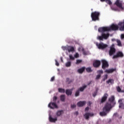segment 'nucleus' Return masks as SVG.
<instances>
[{
    "instance_id": "47",
    "label": "nucleus",
    "mask_w": 124,
    "mask_h": 124,
    "mask_svg": "<svg viewBox=\"0 0 124 124\" xmlns=\"http://www.w3.org/2000/svg\"><path fill=\"white\" fill-rule=\"evenodd\" d=\"M96 93H97V92H95L93 93V96L94 97H95V95H96Z\"/></svg>"
},
{
    "instance_id": "41",
    "label": "nucleus",
    "mask_w": 124,
    "mask_h": 124,
    "mask_svg": "<svg viewBox=\"0 0 124 124\" xmlns=\"http://www.w3.org/2000/svg\"><path fill=\"white\" fill-rule=\"evenodd\" d=\"M76 108V105L73 104L71 105V108H72V109H73V108Z\"/></svg>"
},
{
    "instance_id": "22",
    "label": "nucleus",
    "mask_w": 124,
    "mask_h": 124,
    "mask_svg": "<svg viewBox=\"0 0 124 124\" xmlns=\"http://www.w3.org/2000/svg\"><path fill=\"white\" fill-rule=\"evenodd\" d=\"M62 114H63V110H58L56 112V115L58 117H60V116H62Z\"/></svg>"
},
{
    "instance_id": "19",
    "label": "nucleus",
    "mask_w": 124,
    "mask_h": 124,
    "mask_svg": "<svg viewBox=\"0 0 124 124\" xmlns=\"http://www.w3.org/2000/svg\"><path fill=\"white\" fill-rule=\"evenodd\" d=\"M74 47L71 46H68L67 51H68L69 53H70V52H74Z\"/></svg>"
},
{
    "instance_id": "13",
    "label": "nucleus",
    "mask_w": 124,
    "mask_h": 124,
    "mask_svg": "<svg viewBox=\"0 0 124 124\" xmlns=\"http://www.w3.org/2000/svg\"><path fill=\"white\" fill-rule=\"evenodd\" d=\"M107 98H108V94L106 93L101 98V103H104V102H105L107 100Z\"/></svg>"
},
{
    "instance_id": "37",
    "label": "nucleus",
    "mask_w": 124,
    "mask_h": 124,
    "mask_svg": "<svg viewBox=\"0 0 124 124\" xmlns=\"http://www.w3.org/2000/svg\"><path fill=\"white\" fill-rule=\"evenodd\" d=\"M101 78V75H98L96 76L95 79L99 80V79H100Z\"/></svg>"
},
{
    "instance_id": "25",
    "label": "nucleus",
    "mask_w": 124,
    "mask_h": 124,
    "mask_svg": "<svg viewBox=\"0 0 124 124\" xmlns=\"http://www.w3.org/2000/svg\"><path fill=\"white\" fill-rule=\"evenodd\" d=\"M86 88H87V85H84L83 87L79 88L78 91L79 92H83L84 90H85Z\"/></svg>"
},
{
    "instance_id": "9",
    "label": "nucleus",
    "mask_w": 124,
    "mask_h": 124,
    "mask_svg": "<svg viewBox=\"0 0 124 124\" xmlns=\"http://www.w3.org/2000/svg\"><path fill=\"white\" fill-rule=\"evenodd\" d=\"M48 106L49 108H50V109H55V108L58 109V105H57L56 103L54 102L49 103Z\"/></svg>"
},
{
    "instance_id": "15",
    "label": "nucleus",
    "mask_w": 124,
    "mask_h": 124,
    "mask_svg": "<svg viewBox=\"0 0 124 124\" xmlns=\"http://www.w3.org/2000/svg\"><path fill=\"white\" fill-rule=\"evenodd\" d=\"M119 27H120L119 28L120 31H124V19L123 22H120L118 23Z\"/></svg>"
},
{
    "instance_id": "26",
    "label": "nucleus",
    "mask_w": 124,
    "mask_h": 124,
    "mask_svg": "<svg viewBox=\"0 0 124 124\" xmlns=\"http://www.w3.org/2000/svg\"><path fill=\"white\" fill-rule=\"evenodd\" d=\"M73 81H74V79H69V78H67L66 82L67 83H68V84H71V83H72V82H73Z\"/></svg>"
},
{
    "instance_id": "49",
    "label": "nucleus",
    "mask_w": 124,
    "mask_h": 124,
    "mask_svg": "<svg viewBox=\"0 0 124 124\" xmlns=\"http://www.w3.org/2000/svg\"><path fill=\"white\" fill-rule=\"evenodd\" d=\"M84 55H87V52L86 51L83 52Z\"/></svg>"
},
{
    "instance_id": "31",
    "label": "nucleus",
    "mask_w": 124,
    "mask_h": 124,
    "mask_svg": "<svg viewBox=\"0 0 124 124\" xmlns=\"http://www.w3.org/2000/svg\"><path fill=\"white\" fill-rule=\"evenodd\" d=\"M117 90L118 93H124V91H122V89L120 87V86H118L117 87Z\"/></svg>"
},
{
    "instance_id": "29",
    "label": "nucleus",
    "mask_w": 124,
    "mask_h": 124,
    "mask_svg": "<svg viewBox=\"0 0 124 124\" xmlns=\"http://www.w3.org/2000/svg\"><path fill=\"white\" fill-rule=\"evenodd\" d=\"M116 42L117 43L118 46H119V47H122V42H121V40H117Z\"/></svg>"
},
{
    "instance_id": "53",
    "label": "nucleus",
    "mask_w": 124,
    "mask_h": 124,
    "mask_svg": "<svg viewBox=\"0 0 124 124\" xmlns=\"http://www.w3.org/2000/svg\"><path fill=\"white\" fill-rule=\"evenodd\" d=\"M112 41H116V40L115 39H112Z\"/></svg>"
},
{
    "instance_id": "7",
    "label": "nucleus",
    "mask_w": 124,
    "mask_h": 124,
    "mask_svg": "<svg viewBox=\"0 0 124 124\" xmlns=\"http://www.w3.org/2000/svg\"><path fill=\"white\" fill-rule=\"evenodd\" d=\"M94 114L90 112H86L84 115L83 117L85 118V120L89 121L90 120V117H93Z\"/></svg>"
},
{
    "instance_id": "45",
    "label": "nucleus",
    "mask_w": 124,
    "mask_h": 124,
    "mask_svg": "<svg viewBox=\"0 0 124 124\" xmlns=\"http://www.w3.org/2000/svg\"><path fill=\"white\" fill-rule=\"evenodd\" d=\"M89 109H90V108H89L88 107H86L85 109V112L86 111H89Z\"/></svg>"
},
{
    "instance_id": "54",
    "label": "nucleus",
    "mask_w": 124,
    "mask_h": 124,
    "mask_svg": "<svg viewBox=\"0 0 124 124\" xmlns=\"http://www.w3.org/2000/svg\"><path fill=\"white\" fill-rule=\"evenodd\" d=\"M89 104H91V102H89Z\"/></svg>"
},
{
    "instance_id": "44",
    "label": "nucleus",
    "mask_w": 124,
    "mask_h": 124,
    "mask_svg": "<svg viewBox=\"0 0 124 124\" xmlns=\"http://www.w3.org/2000/svg\"><path fill=\"white\" fill-rule=\"evenodd\" d=\"M55 80V77H53L51 78L50 81L51 82H53V81H54Z\"/></svg>"
},
{
    "instance_id": "48",
    "label": "nucleus",
    "mask_w": 124,
    "mask_h": 124,
    "mask_svg": "<svg viewBox=\"0 0 124 124\" xmlns=\"http://www.w3.org/2000/svg\"><path fill=\"white\" fill-rule=\"evenodd\" d=\"M75 114V115H76V116H78L79 113L78 112V111H76Z\"/></svg>"
},
{
    "instance_id": "8",
    "label": "nucleus",
    "mask_w": 124,
    "mask_h": 124,
    "mask_svg": "<svg viewBox=\"0 0 124 124\" xmlns=\"http://www.w3.org/2000/svg\"><path fill=\"white\" fill-rule=\"evenodd\" d=\"M118 58H124V53L122 51H118L116 53V54L114 55L112 59H118Z\"/></svg>"
},
{
    "instance_id": "43",
    "label": "nucleus",
    "mask_w": 124,
    "mask_h": 124,
    "mask_svg": "<svg viewBox=\"0 0 124 124\" xmlns=\"http://www.w3.org/2000/svg\"><path fill=\"white\" fill-rule=\"evenodd\" d=\"M75 58H79V54L76 53L74 55Z\"/></svg>"
},
{
    "instance_id": "6",
    "label": "nucleus",
    "mask_w": 124,
    "mask_h": 124,
    "mask_svg": "<svg viewBox=\"0 0 124 124\" xmlns=\"http://www.w3.org/2000/svg\"><path fill=\"white\" fill-rule=\"evenodd\" d=\"M96 45L98 49H101V50L105 49V48H107V47L108 46L107 44H105L103 43H100L99 44L96 43Z\"/></svg>"
},
{
    "instance_id": "1",
    "label": "nucleus",
    "mask_w": 124,
    "mask_h": 124,
    "mask_svg": "<svg viewBox=\"0 0 124 124\" xmlns=\"http://www.w3.org/2000/svg\"><path fill=\"white\" fill-rule=\"evenodd\" d=\"M109 102L106 103L104 107L103 108V111L99 112V115L101 117H105L107 116V114L109 113L111 109L116 105L115 101V96H111L108 99Z\"/></svg>"
},
{
    "instance_id": "16",
    "label": "nucleus",
    "mask_w": 124,
    "mask_h": 124,
    "mask_svg": "<svg viewBox=\"0 0 124 124\" xmlns=\"http://www.w3.org/2000/svg\"><path fill=\"white\" fill-rule=\"evenodd\" d=\"M74 89V88L71 89H66L65 91L66 94H67L68 96L71 95V94H72V92L73 91Z\"/></svg>"
},
{
    "instance_id": "28",
    "label": "nucleus",
    "mask_w": 124,
    "mask_h": 124,
    "mask_svg": "<svg viewBox=\"0 0 124 124\" xmlns=\"http://www.w3.org/2000/svg\"><path fill=\"white\" fill-rule=\"evenodd\" d=\"M65 66L66 67H70V66H71V62L70 61H68L66 63H65Z\"/></svg>"
},
{
    "instance_id": "39",
    "label": "nucleus",
    "mask_w": 124,
    "mask_h": 124,
    "mask_svg": "<svg viewBox=\"0 0 124 124\" xmlns=\"http://www.w3.org/2000/svg\"><path fill=\"white\" fill-rule=\"evenodd\" d=\"M57 99H58V97L57 96H54L53 98V101L54 102H56V101H57Z\"/></svg>"
},
{
    "instance_id": "36",
    "label": "nucleus",
    "mask_w": 124,
    "mask_h": 124,
    "mask_svg": "<svg viewBox=\"0 0 124 124\" xmlns=\"http://www.w3.org/2000/svg\"><path fill=\"white\" fill-rule=\"evenodd\" d=\"M69 58L70 60H71L72 61H74V60H75V58H74V57H73V56H72V55H69Z\"/></svg>"
},
{
    "instance_id": "3",
    "label": "nucleus",
    "mask_w": 124,
    "mask_h": 124,
    "mask_svg": "<svg viewBox=\"0 0 124 124\" xmlns=\"http://www.w3.org/2000/svg\"><path fill=\"white\" fill-rule=\"evenodd\" d=\"M91 18L92 21L95 22L96 21H99V16H100V13L99 12L95 11L91 13Z\"/></svg>"
},
{
    "instance_id": "2",
    "label": "nucleus",
    "mask_w": 124,
    "mask_h": 124,
    "mask_svg": "<svg viewBox=\"0 0 124 124\" xmlns=\"http://www.w3.org/2000/svg\"><path fill=\"white\" fill-rule=\"evenodd\" d=\"M119 30V26L116 24H112L109 27H104L99 28L98 30L99 32H105V31H118Z\"/></svg>"
},
{
    "instance_id": "42",
    "label": "nucleus",
    "mask_w": 124,
    "mask_h": 124,
    "mask_svg": "<svg viewBox=\"0 0 124 124\" xmlns=\"http://www.w3.org/2000/svg\"><path fill=\"white\" fill-rule=\"evenodd\" d=\"M55 64L57 66H59V65H60V63H59V62H58V61H57V60H55Z\"/></svg>"
},
{
    "instance_id": "35",
    "label": "nucleus",
    "mask_w": 124,
    "mask_h": 124,
    "mask_svg": "<svg viewBox=\"0 0 124 124\" xmlns=\"http://www.w3.org/2000/svg\"><path fill=\"white\" fill-rule=\"evenodd\" d=\"M105 1L107 3L109 4V5H111V4H112V2H111V0H106Z\"/></svg>"
},
{
    "instance_id": "34",
    "label": "nucleus",
    "mask_w": 124,
    "mask_h": 124,
    "mask_svg": "<svg viewBox=\"0 0 124 124\" xmlns=\"http://www.w3.org/2000/svg\"><path fill=\"white\" fill-rule=\"evenodd\" d=\"M82 62L81 60H77V62H76V64H79V63H81Z\"/></svg>"
},
{
    "instance_id": "50",
    "label": "nucleus",
    "mask_w": 124,
    "mask_h": 124,
    "mask_svg": "<svg viewBox=\"0 0 124 124\" xmlns=\"http://www.w3.org/2000/svg\"><path fill=\"white\" fill-rule=\"evenodd\" d=\"M61 62H62L63 61L62 60V57L61 58Z\"/></svg>"
},
{
    "instance_id": "32",
    "label": "nucleus",
    "mask_w": 124,
    "mask_h": 124,
    "mask_svg": "<svg viewBox=\"0 0 124 124\" xmlns=\"http://www.w3.org/2000/svg\"><path fill=\"white\" fill-rule=\"evenodd\" d=\"M97 73L98 75H101V74H103V70H98L97 71Z\"/></svg>"
},
{
    "instance_id": "46",
    "label": "nucleus",
    "mask_w": 124,
    "mask_h": 124,
    "mask_svg": "<svg viewBox=\"0 0 124 124\" xmlns=\"http://www.w3.org/2000/svg\"><path fill=\"white\" fill-rule=\"evenodd\" d=\"M124 34H121V39H124Z\"/></svg>"
},
{
    "instance_id": "11",
    "label": "nucleus",
    "mask_w": 124,
    "mask_h": 124,
    "mask_svg": "<svg viewBox=\"0 0 124 124\" xmlns=\"http://www.w3.org/2000/svg\"><path fill=\"white\" fill-rule=\"evenodd\" d=\"M100 64H101V62L99 60H96L93 62V67H95L97 68V67H99L100 66Z\"/></svg>"
},
{
    "instance_id": "33",
    "label": "nucleus",
    "mask_w": 124,
    "mask_h": 124,
    "mask_svg": "<svg viewBox=\"0 0 124 124\" xmlns=\"http://www.w3.org/2000/svg\"><path fill=\"white\" fill-rule=\"evenodd\" d=\"M79 95H80V92H79V90H78L75 93V96H79Z\"/></svg>"
},
{
    "instance_id": "20",
    "label": "nucleus",
    "mask_w": 124,
    "mask_h": 124,
    "mask_svg": "<svg viewBox=\"0 0 124 124\" xmlns=\"http://www.w3.org/2000/svg\"><path fill=\"white\" fill-rule=\"evenodd\" d=\"M123 101V100L120 99L118 101V102L119 103V108H122V109H124V104L122 103Z\"/></svg>"
},
{
    "instance_id": "23",
    "label": "nucleus",
    "mask_w": 124,
    "mask_h": 124,
    "mask_svg": "<svg viewBox=\"0 0 124 124\" xmlns=\"http://www.w3.org/2000/svg\"><path fill=\"white\" fill-rule=\"evenodd\" d=\"M60 99L61 101H62V102L64 101L65 100V95H63V94L61 95L60 96Z\"/></svg>"
},
{
    "instance_id": "24",
    "label": "nucleus",
    "mask_w": 124,
    "mask_h": 124,
    "mask_svg": "<svg viewBox=\"0 0 124 124\" xmlns=\"http://www.w3.org/2000/svg\"><path fill=\"white\" fill-rule=\"evenodd\" d=\"M107 84H114V79H109L108 81H107Z\"/></svg>"
},
{
    "instance_id": "27",
    "label": "nucleus",
    "mask_w": 124,
    "mask_h": 124,
    "mask_svg": "<svg viewBox=\"0 0 124 124\" xmlns=\"http://www.w3.org/2000/svg\"><path fill=\"white\" fill-rule=\"evenodd\" d=\"M58 92H59V93H65V90H64V89L59 88Z\"/></svg>"
},
{
    "instance_id": "5",
    "label": "nucleus",
    "mask_w": 124,
    "mask_h": 124,
    "mask_svg": "<svg viewBox=\"0 0 124 124\" xmlns=\"http://www.w3.org/2000/svg\"><path fill=\"white\" fill-rule=\"evenodd\" d=\"M109 33L105 34L102 33L101 36H98V39H99V40L103 41V39H107L108 37H109Z\"/></svg>"
},
{
    "instance_id": "30",
    "label": "nucleus",
    "mask_w": 124,
    "mask_h": 124,
    "mask_svg": "<svg viewBox=\"0 0 124 124\" xmlns=\"http://www.w3.org/2000/svg\"><path fill=\"white\" fill-rule=\"evenodd\" d=\"M86 70L87 72H88L89 73L91 72H93V70H92V68L91 67H88L86 68Z\"/></svg>"
},
{
    "instance_id": "52",
    "label": "nucleus",
    "mask_w": 124,
    "mask_h": 124,
    "mask_svg": "<svg viewBox=\"0 0 124 124\" xmlns=\"http://www.w3.org/2000/svg\"><path fill=\"white\" fill-rule=\"evenodd\" d=\"M106 0H100L101 1L103 2V1H106Z\"/></svg>"
},
{
    "instance_id": "4",
    "label": "nucleus",
    "mask_w": 124,
    "mask_h": 124,
    "mask_svg": "<svg viewBox=\"0 0 124 124\" xmlns=\"http://www.w3.org/2000/svg\"><path fill=\"white\" fill-rule=\"evenodd\" d=\"M102 62V69H104V70H105L106 68H108V67H109V64L108 63V62L106 61V60L103 59L101 60Z\"/></svg>"
},
{
    "instance_id": "17",
    "label": "nucleus",
    "mask_w": 124,
    "mask_h": 124,
    "mask_svg": "<svg viewBox=\"0 0 124 124\" xmlns=\"http://www.w3.org/2000/svg\"><path fill=\"white\" fill-rule=\"evenodd\" d=\"M86 105V101H79L77 103V106L78 107H83V106Z\"/></svg>"
},
{
    "instance_id": "10",
    "label": "nucleus",
    "mask_w": 124,
    "mask_h": 124,
    "mask_svg": "<svg viewBox=\"0 0 124 124\" xmlns=\"http://www.w3.org/2000/svg\"><path fill=\"white\" fill-rule=\"evenodd\" d=\"M114 45H112L110 48V50L109 51V56H112V55H114V54L116 53V49H115V47H114Z\"/></svg>"
},
{
    "instance_id": "51",
    "label": "nucleus",
    "mask_w": 124,
    "mask_h": 124,
    "mask_svg": "<svg viewBox=\"0 0 124 124\" xmlns=\"http://www.w3.org/2000/svg\"><path fill=\"white\" fill-rule=\"evenodd\" d=\"M82 52H85V49H84V48H82Z\"/></svg>"
},
{
    "instance_id": "14",
    "label": "nucleus",
    "mask_w": 124,
    "mask_h": 124,
    "mask_svg": "<svg viewBox=\"0 0 124 124\" xmlns=\"http://www.w3.org/2000/svg\"><path fill=\"white\" fill-rule=\"evenodd\" d=\"M48 120L50 123H56L58 121V118L55 117V118H53L52 115H49Z\"/></svg>"
},
{
    "instance_id": "21",
    "label": "nucleus",
    "mask_w": 124,
    "mask_h": 124,
    "mask_svg": "<svg viewBox=\"0 0 124 124\" xmlns=\"http://www.w3.org/2000/svg\"><path fill=\"white\" fill-rule=\"evenodd\" d=\"M85 69H86V67H82L78 70V73H80L81 74L83 73V71H85Z\"/></svg>"
},
{
    "instance_id": "18",
    "label": "nucleus",
    "mask_w": 124,
    "mask_h": 124,
    "mask_svg": "<svg viewBox=\"0 0 124 124\" xmlns=\"http://www.w3.org/2000/svg\"><path fill=\"white\" fill-rule=\"evenodd\" d=\"M115 71H116V68H111V69L106 70L105 71V72L106 73H113V72H115Z\"/></svg>"
},
{
    "instance_id": "40",
    "label": "nucleus",
    "mask_w": 124,
    "mask_h": 124,
    "mask_svg": "<svg viewBox=\"0 0 124 124\" xmlns=\"http://www.w3.org/2000/svg\"><path fill=\"white\" fill-rule=\"evenodd\" d=\"M62 48L63 50H66L67 51L68 46H62Z\"/></svg>"
},
{
    "instance_id": "12",
    "label": "nucleus",
    "mask_w": 124,
    "mask_h": 124,
    "mask_svg": "<svg viewBox=\"0 0 124 124\" xmlns=\"http://www.w3.org/2000/svg\"><path fill=\"white\" fill-rule=\"evenodd\" d=\"M115 4L117 6V7H119L121 9H124V8L123 7V4L120 2V0H117L115 2Z\"/></svg>"
},
{
    "instance_id": "38",
    "label": "nucleus",
    "mask_w": 124,
    "mask_h": 124,
    "mask_svg": "<svg viewBox=\"0 0 124 124\" xmlns=\"http://www.w3.org/2000/svg\"><path fill=\"white\" fill-rule=\"evenodd\" d=\"M108 78V75H105L104 76V78L103 79V81H105V80H107Z\"/></svg>"
}]
</instances>
